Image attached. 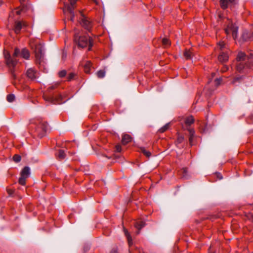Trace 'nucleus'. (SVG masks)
I'll list each match as a JSON object with an SVG mask.
<instances>
[{
	"mask_svg": "<svg viewBox=\"0 0 253 253\" xmlns=\"http://www.w3.org/2000/svg\"><path fill=\"white\" fill-rule=\"evenodd\" d=\"M19 55L25 59H28L30 57V53L28 49L23 48L20 52L18 48H16L12 57H11L9 53L8 52L4 54L6 65L9 67L14 68L17 63V60L15 58L18 57Z\"/></svg>",
	"mask_w": 253,
	"mask_h": 253,
	"instance_id": "obj_1",
	"label": "nucleus"
},
{
	"mask_svg": "<svg viewBox=\"0 0 253 253\" xmlns=\"http://www.w3.org/2000/svg\"><path fill=\"white\" fill-rule=\"evenodd\" d=\"M30 45L34 52L37 59L41 60L43 56V45L38 39H31Z\"/></svg>",
	"mask_w": 253,
	"mask_h": 253,
	"instance_id": "obj_2",
	"label": "nucleus"
},
{
	"mask_svg": "<svg viewBox=\"0 0 253 253\" xmlns=\"http://www.w3.org/2000/svg\"><path fill=\"white\" fill-rule=\"evenodd\" d=\"M75 40L77 42L78 46L82 48H84L88 45V50H90L93 45V40L92 38H88L86 36H80L79 38L76 34L75 36Z\"/></svg>",
	"mask_w": 253,
	"mask_h": 253,
	"instance_id": "obj_3",
	"label": "nucleus"
},
{
	"mask_svg": "<svg viewBox=\"0 0 253 253\" xmlns=\"http://www.w3.org/2000/svg\"><path fill=\"white\" fill-rule=\"evenodd\" d=\"M49 129V128L47 123L41 121L37 125L35 132L38 137L42 138L45 136Z\"/></svg>",
	"mask_w": 253,
	"mask_h": 253,
	"instance_id": "obj_4",
	"label": "nucleus"
},
{
	"mask_svg": "<svg viewBox=\"0 0 253 253\" xmlns=\"http://www.w3.org/2000/svg\"><path fill=\"white\" fill-rule=\"evenodd\" d=\"M78 0H68L70 3L68 4L64 2V8L63 9L64 12H68L71 16L70 19L72 21H74L75 14L74 10L76 7V2Z\"/></svg>",
	"mask_w": 253,
	"mask_h": 253,
	"instance_id": "obj_5",
	"label": "nucleus"
},
{
	"mask_svg": "<svg viewBox=\"0 0 253 253\" xmlns=\"http://www.w3.org/2000/svg\"><path fill=\"white\" fill-rule=\"evenodd\" d=\"M228 23L227 27L225 29V32L227 35L232 33V36L234 39L237 37L238 28L235 25L233 24L232 21L228 19Z\"/></svg>",
	"mask_w": 253,
	"mask_h": 253,
	"instance_id": "obj_6",
	"label": "nucleus"
},
{
	"mask_svg": "<svg viewBox=\"0 0 253 253\" xmlns=\"http://www.w3.org/2000/svg\"><path fill=\"white\" fill-rule=\"evenodd\" d=\"M30 174V169L28 167H25L21 171L20 177L18 180L19 183L22 185H25L26 179Z\"/></svg>",
	"mask_w": 253,
	"mask_h": 253,
	"instance_id": "obj_7",
	"label": "nucleus"
},
{
	"mask_svg": "<svg viewBox=\"0 0 253 253\" xmlns=\"http://www.w3.org/2000/svg\"><path fill=\"white\" fill-rule=\"evenodd\" d=\"M82 16L80 24L84 29L88 31H90L92 27V23L87 18L85 17L81 12Z\"/></svg>",
	"mask_w": 253,
	"mask_h": 253,
	"instance_id": "obj_8",
	"label": "nucleus"
},
{
	"mask_svg": "<svg viewBox=\"0 0 253 253\" xmlns=\"http://www.w3.org/2000/svg\"><path fill=\"white\" fill-rule=\"evenodd\" d=\"M28 26L27 23L25 21H17L15 22L14 32L16 34H18L20 32L23 27H25Z\"/></svg>",
	"mask_w": 253,
	"mask_h": 253,
	"instance_id": "obj_9",
	"label": "nucleus"
},
{
	"mask_svg": "<svg viewBox=\"0 0 253 253\" xmlns=\"http://www.w3.org/2000/svg\"><path fill=\"white\" fill-rule=\"evenodd\" d=\"M26 75L27 77L31 80H34L37 77V73L33 68L28 69L26 72Z\"/></svg>",
	"mask_w": 253,
	"mask_h": 253,
	"instance_id": "obj_10",
	"label": "nucleus"
},
{
	"mask_svg": "<svg viewBox=\"0 0 253 253\" xmlns=\"http://www.w3.org/2000/svg\"><path fill=\"white\" fill-rule=\"evenodd\" d=\"M44 99L47 101H49L51 102L53 104H61L62 103V100H61V95H59V98L57 99H55L53 97H46L44 96Z\"/></svg>",
	"mask_w": 253,
	"mask_h": 253,
	"instance_id": "obj_11",
	"label": "nucleus"
},
{
	"mask_svg": "<svg viewBox=\"0 0 253 253\" xmlns=\"http://www.w3.org/2000/svg\"><path fill=\"white\" fill-rule=\"evenodd\" d=\"M218 58L219 61L221 62H226L228 60V54L226 52L222 51L220 53Z\"/></svg>",
	"mask_w": 253,
	"mask_h": 253,
	"instance_id": "obj_12",
	"label": "nucleus"
},
{
	"mask_svg": "<svg viewBox=\"0 0 253 253\" xmlns=\"http://www.w3.org/2000/svg\"><path fill=\"white\" fill-rule=\"evenodd\" d=\"M186 129L189 132L190 136H189V141L190 145L191 146H192L193 145V140L195 136V130L193 128H189V127H187Z\"/></svg>",
	"mask_w": 253,
	"mask_h": 253,
	"instance_id": "obj_13",
	"label": "nucleus"
},
{
	"mask_svg": "<svg viewBox=\"0 0 253 253\" xmlns=\"http://www.w3.org/2000/svg\"><path fill=\"white\" fill-rule=\"evenodd\" d=\"M131 137L127 134H124L122 136V142L123 144L126 145L131 141Z\"/></svg>",
	"mask_w": 253,
	"mask_h": 253,
	"instance_id": "obj_14",
	"label": "nucleus"
},
{
	"mask_svg": "<svg viewBox=\"0 0 253 253\" xmlns=\"http://www.w3.org/2000/svg\"><path fill=\"white\" fill-rule=\"evenodd\" d=\"M194 122V119L192 116L187 117L184 121L185 124L186 126H189Z\"/></svg>",
	"mask_w": 253,
	"mask_h": 253,
	"instance_id": "obj_15",
	"label": "nucleus"
},
{
	"mask_svg": "<svg viewBox=\"0 0 253 253\" xmlns=\"http://www.w3.org/2000/svg\"><path fill=\"white\" fill-rule=\"evenodd\" d=\"M24 12V7L22 6L20 8H17L15 9L14 10L12 11V12L10 14V17L12 16L14 14H16L17 15H20L22 12Z\"/></svg>",
	"mask_w": 253,
	"mask_h": 253,
	"instance_id": "obj_16",
	"label": "nucleus"
},
{
	"mask_svg": "<svg viewBox=\"0 0 253 253\" xmlns=\"http://www.w3.org/2000/svg\"><path fill=\"white\" fill-rule=\"evenodd\" d=\"M145 225V223L144 221H138L135 224V226L136 227V228H137L138 229V232L137 233V234H139V231L143 227H144Z\"/></svg>",
	"mask_w": 253,
	"mask_h": 253,
	"instance_id": "obj_17",
	"label": "nucleus"
},
{
	"mask_svg": "<svg viewBox=\"0 0 253 253\" xmlns=\"http://www.w3.org/2000/svg\"><path fill=\"white\" fill-rule=\"evenodd\" d=\"M124 231L126 236L127 238L128 244L129 246H131L132 245V240L130 235L129 234V233H128L127 230L125 227H124Z\"/></svg>",
	"mask_w": 253,
	"mask_h": 253,
	"instance_id": "obj_18",
	"label": "nucleus"
},
{
	"mask_svg": "<svg viewBox=\"0 0 253 253\" xmlns=\"http://www.w3.org/2000/svg\"><path fill=\"white\" fill-rule=\"evenodd\" d=\"M219 3L221 7L223 9H226L231 4L229 3L228 0H220Z\"/></svg>",
	"mask_w": 253,
	"mask_h": 253,
	"instance_id": "obj_19",
	"label": "nucleus"
},
{
	"mask_svg": "<svg viewBox=\"0 0 253 253\" xmlns=\"http://www.w3.org/2000/svg\"><path fill=\"white\" fill-rule=\"evenodd\" d=\"M91 66V62L90 61H86L85 64L84 65V71L86 73H90Z\"/></svg>",
	"mask_w": 253,
	"mask_h": 253,
	"instance_id": "obj_20",
	"label": "nucleus"
},
{
	"mask_svg": "<svg viewBox=\"0 0 253 253\" xmlns=\"http://www.w3.org/2000/svg\"><path fill=\"white\" fill-rule=\"evenodd\" d=\"M246 56L245 53L240 52L238 53L237 57V60L238 61H243L246 60Z\"/></svg>",
	"mask_w": 253,
	"mask_h": 253,
	"instance_id": "obj_21",
	"label": "nucleus"
},
{
	"mask_svg": "<svg viewBox=\"0 0 253 253\" xmlns=\"http://www.w3.org/2000/svg\"><path fill=\"white\" fill-rule=\"evenodd\" d=\"M184 139V137L183 135L178 134L177 139L175 142L176 145L178 146V145L179 144L182 143L183 142Z\"/></svg>",
	"mask_w": 253,
	"mask_h": 253,
	"instance_id": "obj_22",
	"label": "nucleus"
},
{
	"mask_svg": "<svg viewBox=\"0 0 253 253\" xmlns=\"http://www.w3.org/2000/svg\"><path fill=\"white\" fill-rule=\"evenodd\" d=\"M184 56L186 59H190L192 58L193 53L190 50L186 49L184 52Z\"/></svg>",
	"mask_w": 253,
	"mask_h": 253,
	"instance_id": "obj_23",
	"label": "nucleus"
},
{
	"mask_svg": "<svg viewBox=\"0 0 253 253\" xmlns=\"http://www.w3.org/2000/svg\"><path fill=\"white\" fill-rule=\"evenodd\" d=\"M169 126L170 123L166 124L165 126H164L159 129L158 132L160 133H164L169 128Z\"/></svg>",
	"mask_w": 253,
	"mask_h": 253,
	"instance_id": "obj_24",
	"label": "nucleus"
},
{
	"mask_svg": "<svg viewBox=\"0 0 253 253\" xmlns=\"http://www.w3.org/2000/svg\"><path fill=\"white\" fill-rule=\"evenodd\" d=\"M140 151L147 157L149 158L151 156V152L149 151L146 150L144 147H141L140 148Z\"/></svg>",
	"mask_w": 253,
	"mask_h": 253,
	"instance_id": "obj_25",
	"label": "nucleus"
},
{
	"mask_svg": "<svg viewBox=\"0 0 253 253\" xmlns=\"http://www.w3.org/2000/svg\"><path fill=\"white\" fill-rule=\"evenodd\" d=\"M252 36L251 34L247 32H244L242 35V38L244 41H247L251 38Z\"/></svg>",
	"mask_w": 253,
	"mask_h": 253,
	"instance_id": "obj_26",
	"label": "nucleus"
},
{
	"mask_svg": "<svg viewBox=\"0 0 253 253\" xmlns=\"http://www.w3.org/2000/svg\"><path fill=\"white\" fill-rule=\"evenodd\" d=\"M244 68V63L243 62H240L238 63L237 65V70L240 72H242Z\"/></svg>",
	"mask_w": 253,
	"mask_h": 253,
	"instance_id": "obj_27",
	"label": "nucleus"
},
{
	"mask_svg": "<svg viewBox=\"0 0 253 253\" xmlns=\"http://www.w3.org/2000/svg\"><path fill=\"white\" fill-rule=\"evenodd\" d=\"M57 157L59 160H63L65 157V154L63 150H60L58 152Z\"/></svg>",
	"mask_w": 253,
	"mask_h": 253,
	"instance_id": "obj_28",
	"label": "nucleus"
},
{
	"mask_svg": "<svg viewBox=\"0 0 253 253\" xmlns=\"http://www.w3.org/2000/svg\"><path fill=\"white\" fill-rule=\"evenodd\" d=\"M6 99L9 102H12L15 99V96L13 94H8L6 97Z\"/></svg>",
	"mask_w": 253,
	"mask_h": 253,
	"instance_id": "obj_29",
	"label": "nucleus"
},
{
	"mask_svg": "<svg viewBox=\"0 0 253 253\" xmlns=\"http://www.w3.org/2000/svg\"><path fill=\"white\" fill-rule=\"evenodd\" d=\"M162 43L165 46H169L170 44L169 40L167 38H164L162 40Z\"/></svg>",
	"mask_w": 253,
	"mask_h": 253,
	"instance_id": "obj_30",
	"label": "nucleus"
},
{
	"mask_svg": "<svg viewBox=\"0 0 253 253\" xmlns=\"http://www.w3.org/2000/svg\"><path fill=\"white\" fill-rule=\"evenodd\" d=\"M13 160L15 162L18 163L21 161V157L20 155L16 154L13 156Z\"/></svg>",
	"mask_w": 253,
	"mask_h": 253,
	"instance_id": "obj_31",
	"label": "nucleus"
},
{
	"mask_svg": "<svg viewBox=\"0 0 253 253\" xmlns=\"http://www.w3.org/2000/svg\"><path fill=\"white\" fill-rule=\"evenodd\" d=\"M105 72L103 70H100L97 72V75L99 78H103L105 76Z\"/></svg>",
	"mask_w": 253,
	"mask_h": 253,
	"instance_id": "obj_32",
	"label": "nucleus"
},
{
	"mask_svg": "<svg viewBox=\"0 0 253 253\" xmlns=\"http://www.w3.org/2000/svg\"><path fill=\"white\" fill-rule=\"evenodd\" d=\"M76 76V74L74 73H70L67 77V80L68 81H71L73 80Z\"/></svg>",
	"mask_w": 253,
	"mask_h": 253,
	"instance_id": "obj_33",
	"label": "nucleus"
},
{
	"mask_svg": "<svg viewBox=\"0 0 253 253\" xmlns=\"http://www.w3.org/2000/svg\"><path fill=\"white\" fill-rule=\"evenodd\" d=\"M67 74L66 70H62L58 73V75L60 78L64 77Z\"/></svg>",
	"mask_w": 253,
	"mask_h": 253,
	"instance_id": "obj_34",
	"label": "nucleus"
},
{
	"mask_svg": "<svg viewBox=\"0 0 253 253\" xmlns=\"http://www.w3.org/2000/svg\"><path fill=\"white\" fill-rule=\"evenodd\" d=\"M218 46L219 47L221 50H222L225 46L224 42H219V43H218Z\"/></svg>",
	"mask_w": 253,
	"mask_h": 253,
	"instance_id": "obj_35",
	"label": "nucleus"
},
{
	"mask_svg": "<svg viewBox=\"0 0 253 253\" xmlns=\"http://www.w3.org/2000/svg\"><path fill=\"white\" fill-rule=\"evenodd\" d=\"M181 172H182V176L183 177H186L187 173V169L185 168H183L181 169Z\"/></svg>",
	"mask_w": 253,
	"mask_h": 253,
	"instance_id": "obj_36",
	"label": "nucleus"
},
{
	"mask_svg": "<svg viewBox=\"0 0 253 253\" xmlns=\"http://www.w3.org/2000/svg\"><path fill=\"white\" fill-rule=\"evenodd\" d=\"M122 151V147L121 145H117L116 146V151L117 152H121Z\"/></svg>",
	"mask_w": 253,
	"mask_h": 253,
	"instance_id": "obj_37",
	"label": "nucleus"
},
{
	"mask_svg": "<svg viewBox=\"0 0 253 253\" xmlns=\"http://www.w3.org/2000/svg\"><path fill=\"white\" fill-rule=\"evenodd\" d=\"M55 88V86L54 85H51L50 86H49L48 88V90L49 91H50L52 89H53Z\"/></svg>",
	"mask_w": 253,
	"mask_h": 253,
	"instance_id": "obj_38",
	"label": "nucleus"
},
{
	"mask_svg": "<svg viewBox=\"0 0 253 253\" xmlns=\"http://www.w3.org/2000/svg\"><path fill=\"white\" fill-rule=\"evenodd\" d=\"M229 3L231 4H234L235 3V0H228Z\"/></svg>",
	"mask_w": 253,
	"mask_h": 253,
	"instance_id": "obj_39",
	"label": "nucleus"
},
{
	"mask_svg": "<svg viewBox=\"0 0 253 253\" xmlns=\"http://www.w3.org/2000/svg\"><path fill=\"white\" fill-rule=\"evenodd\" d=\"M215 82H216V84L218 85L220 84V80L218 79H216L215 80Z\"/></svg>",
	"mask_w": 253,
	"mask_h": 253,
	"instance_id": "obj_40",
	"label": "nucleus"
},
{
	"mask_svg": "<svg viewBox=\"0 0 253 253\" xmlns=\"http://www.w3.org/2000/svg\"><path fill=\"white\" fill-rule=\"evenodd\" d=\"M110 253H118L116 249H113L111 251Z\"/></svg>",
	"mask_w": 253,
	"mask_h": 253,
	"instance_id": "obj_41",
	"label": "nucleus"
},
{
	"mask_svg": "<svg viewBox=\"0 0 253 253\" xmlns=\"http://www.w3.org/2000/svg\"><path fill=\"white\" fill-rule=\"evenodd\" d=\"M228 70V67L226 66L224 67L223 69H222L223 72H225Z\"/></svg>",
	"mask_w": 253,
	"mask_h": 253,
	"instance_id": "obj_42",
	"label": "nucleus"
},
{
	"mask_svg": "<svg viewBox=\"0 0 253 253\" xmlns=\"http://www.w3.org/2000/svg\"><path fill=\"white\" fill-rule=\"evenodd\" d=\"M217 175L218 177L219 178V179H222V177L220 173H217Z\"/></svg>",
	"mask_w": 253,
	"mask_h": 253,
	"instance_id": "obj_43",
	"label": "nucleus"
},
{
	"mask_svg": "<svg viewBox=\"0 0 253 253\" xmlns=\"http://www.w3.org/2000/svg\"><path fill=\"white\" fill-rule=\"evenodd\" d=\"M12 76L13 77V78H15V75L14 74V73L13 72H12Z\"/></svg>",
	"mask_w": 253,
	"mask_h": 253,
	"instance_id": "obj_44",
	"label": "nucleus"
},
{
	"mask_svg": "<svg viewBox=\"0 0 253 253\" xmlns=\"http://www.w3.org/2000/svg\"><path fill=\"white\" fill-rule=\"evenodd\" d=\"M94 2L97 3V0H92Z\"/></svg>",
	"mask_w": 253,
	"mask_h": 253,
	"instance_id": "obj_45",
	"label": "nucleus"
},
{
	"mask_svg": "<svg viewBox=\"0 0 253 253\" xmlns=\"http://www.w3.org/2000/svg\"><path fill=\"white\" fill-rule=\"evenodd\" d=\"M21 3H22V2H23L24 1H25V0H19Z\"/></svg>",
	"mask_w": 253,
	"mask_h": 253,
	"instance_id": "obj_46",
	"label": "nucleus"
},
{
	"mask_svg": "<svg viewBox=\"0 0 253 253\" xmlns=\"http://www.w3.org/2000/svg\"><path fill=\"white\" fill-rule=\"evenodd\" d=\"M106 158H107L108 159H110L111 158V156H105Z\"/></svg>",
	"mask_w": 253,
	"mask_h": 253,
	"instance_id": "obj_47",
	"label": "nucleus"
},
{
	"mask_svg": "<svg viewBox=\"0 0 253 253\" xmlns=\"http://www.w3.org/2000/svg\"><path fill=\"white\" fill-rule=\"evenodd\" d=\"M2 0H0V5L2 4Z\"/></svg>",
	"mask_w": 253,
	"mask_h": 253,
	"instance_id": "obj_48",
	"label": "nucleus"
}]
</instances>
